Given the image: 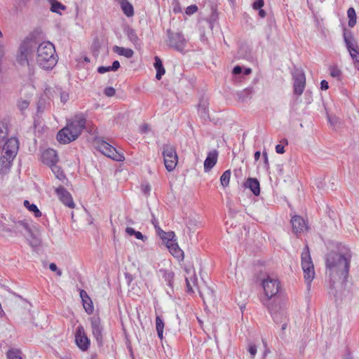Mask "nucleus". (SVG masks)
I'll use <instances>...</instances> for the list:
<instances>
[{
	"label": "nucleus",
	"mask_w": 359,
	"mask_h": 359,
	"mask_svg": "<svg viewBox=\"0 0 359 359\" xmlns=\"http://www.w3.org/2000/svg\"><path fill=\"white\" fill-rule=\"evenodd\" d=\"M351 255L347 250L343 254L331 252L326 257V274L333 283L337 279L346 278L348 276Z\"/></svg>",
	"instance_id": "obj_1"
},
{
	"label": "nucleus",
	"mask_w": 359,
	"mask_h": 359,
	"mask_svg": "<svg viewBox=\"0 0 359 359\" xmlns=\"http://www.w3.org/2000/svg\"><path fill=\"white\" fill-rule=\"evenodd\" d=\"M43 39L42 32L36 29L22 41L16 55V60L20 65H29V61L34 60L39 42Z\"/></svg>",
	"instance_id": "obj_2"
},
{
	"label": "nucleus",
	"mask_w": 359,
	"mask_h": 359,
	"mask_svg": "<svg viewBox=\"0 0 359 359\" xmlns=\"http://www.w3.org/2000/svg\"><path fill=\"white\" fill-rule=\"evenodd\" d=\"M86 117L83 113L75 114L67 120L65 127L57 134V140L62 144H68L79 137L86 126Z\"/></svg>",
	"instance_id": "obj_3"
},
{
	"label": "nucleus",
	"mask_w": 359,
	"mask_h": 359,
	"mask_svg": "<svg viewBox=\"0 0 359 359\" xmlns=\"http://www.w3.org/2000/svg\"><path fill=\"white\" fill-rule=\"evenodd\" d=\"M36 60L42 69H52L57 62L54 45L49 41H40L36 49Z\"/></svg>",
	"instance_id": "obj_4"
},
{
	"label": "nucleus",
	"mask_w": 359,
	"mask_h": 359,
	"mask_svg": "<svg viewBox=\"0 0 359 359\" xmlns=\"http://www.w3.org/2000/svg\"><path fill=\"white\" fill-rule=\"evenodd\" d=\"M166 43L170 48L180 53L184 52L187 41L178 24H170L169 27L166 29Z\"/></svg>",
	"instance_id": "obj_5"
},
{
	"label": "nucleus",
	"mask_w": 359,
	"mask_h": 359,
	"mask_svg": "<svg viewBox=\"0 0 359 359\" xmlns=\"http://www.w3.org/2000/svg\"><path fill=\"white\" fill-rule=\"evenodd\" d=\"M3 151L0 158V165L3 171L9 170L12 162L17 155L19 149V142L15 137L6 140L3 143Z\"/></svg>",
	"instance_id": "obj_6"
},
{
	"label": "nucleus",
	"mask_w": 359,
	"mask_h": 359,
	"mask_svg": "<svg viewBox=\"0 0 359 359\" xmlns=\"http://www.w3.org/2000/svg\"><path fill=\"white\" fill-rule=\"evenodd\" d=\"M301 258L304 278L307 282L308 285H310L311 281L314 278L315 271L308 245H306L304 248Z\"/></svg>",
	"instance_id": "obj_7"
},
{
	"label": "nucleus",
	"mask_w": 359,
	"mask_h": 359,
	"mask_svg": "<svg viewBox=\"0 0 359 359\" xmlns=\"http://www.w3.org/2000/svg\"><path fill=\"white\" fill-rule=\"evenodd\" d=\"M162 149L165 167L168 171H172L178 161L176 149L172 145L168 144H164Z\"/></svg>",
	"instance_id": "obj_8"
},
{
	"label": "nucleus",
	"mask_w": 359,
	"mask_h": 359,
	"mask_svg": "<svg viewBox=\"0 0 359 359\" xmlns=\"http://www.w3.org/2000/svg\"><path fill=\"white\" fill-rule=\"evenodd\" d=\"M267 306L275 323L281 325V330L284 331L287 328L289 321L285 309L281 306L278 308L277 306L271 304H268Z\"/></svg>",
	"instance_id": "obj_9"
},
{
	"label": "nucleus",
	"mask_w": 359,
	"mask_h": 359,
	"mask_svg": "<svg viewBox=\"0 0 359 359\" xmlns=\"http://www.w3.org/2000/svg\"><path fill=\"white\" fill-rule=\"evenodd\" d=\"M97 148L106 156L116 161H123L125 158L122 153H119L113 146L102 140H96Z\"/></svg>",
	"instance_id": "obj_10"
},
{
	"label": "nucleus",
	"mask_w": 359,
	"mask_h": 359,
	"mask_svg": "<svg viewBox=\"0 0 359 359\" xmlns=\"http://www.w3.org/2000/svg\"><path fill=\"white\" fill-rule=\"evenodd\" d=\"M262 285L268 300L275 297L280 290L278 280L269 275L262 278Z\"/></svg>",
	"instance_id": "obj_11"
},
{
	"label": "nucleus",
	"mask_w": 359,
	"mask_h": 359,
	"mask_svg": "<svg viewBox=\"0 0 359 359\" xmlns=\"http://www.w3.org/2000/svg\"><path fill=\"white\" fill-rule=\"evenodd\" d=\"M90 320L93 337L95 339L98 346L101 347L104 343V328L101 320L99 316H93Z\"/></svg>",
	"instance_id": "obj_12"
},
{
	"label": "nucleus",
	"mask_w": 359,
	"mask_h": 359,
	"mask_svg": "<svg viewBox=\"0 0 359 359\" xmlns=\"http://www.w3.org/2000/svg\"><path fill=\"white\" fill-rule=\"evenodd\" d=\"M75 341L77 346L83 351H87L90 346V341L81 325L79 326L76 329Z\"/></svg>",
	"instance_id": "obj_13"
},
{
	"label": "nucleus",
	"mask_w": 359,
	"mask_h": 359,
	"mask_svg": "<svg viewBox=\"0 0 359 359\" xmlns=\"http://www.w3.org/2000/svg\"><path fill=\"white\" fill-rule=\"evenodd\" d=\"M294 79V93L297 95H301L305 88L306 77L302 71L297 70L293 74Z\"/></svg>",
	"instance_id": "obj_14"
},
{
	"label": "nucleus",
	"mask_w": 359,
	"mask_h": 359,
	"mask_svg": "<svg viewBox=\"0 0 359 359\" xmlns=\"http://www.w3.org/2000/svg\"><path fill=\"white\" fill-rule=\"evenodd\" d=\"M55 193L60 201L66 206L73 208L74 203L70 193L62 186H60L55 189Z\"/></svg>",
	"instance_id": "obj_15"
},
{
	"label": "nucleus",
	"mask_w": 359,
	"mask_h": 359,
	"mask_svg": "<svg viewBox=\"0 0 359 359\" xmlns=\"http://www.w3.org/2000/svg\"><path fill=\"white\" fill-rule=\"evenodd\" d=\"M343 36L346 46L350 54L359 50V47L350 30L344 28Z\"/></svg>",
	"instance_id": "obj_16"
},
{
	"label": "nucleus",
	"mask_w": 359,
	"mask_h": 359,
	"mask_svg": "<svg viewBox=\"0 0 359 359\" xmlns=\"http://www.w3.org/2000/svg\"><path fill=\"white\" fill-rule=\"evenodd\" d=\"M293 232L297 236L307 229L305 220L300 216L295 215L291 219Z\"/></svg>",
	"instance_id": "obj_17"
},
{
	"label": "nucleus",
	"mask_w": 359,
	"mask_h": 359,
	"mask_svg": "<svg viewBox=\"0 0 359 359\" xmlns=\"http://www.w3.org/2000/svg\"><path fill=\"white\" fill-rule=\"evenodd\" d=\"M41 161L48 166H50L55 163H57L58 161V157L56 151L53 149H48L45 150L42 153Z\"/></svg>",
	"instance_id": "obj_18"
},
{
	"label": "nucleus",
	"mask_w": 359,
	"mask_h": 359,
	"mask_svg": "<svg viewBox=\"0 0 359 359\" xmlns=\"http://www.w3.org/2000/svg\"><path fill=\"white\" fill-rule=\"evenodd\" d=\"M218 157V152L217 150H213L208 154V156L204 161V171H210L217 163Z\"/></svg>",
	"instance_id": "obj_19"
},
{
	"label": "nucleus",
	"mask_w": 359,
	"mask_h": 359,
	"mask_svg": "<svg viewBox=\"0 0 359 359\" xmlns=\"http://www.w3.org/2000/svg\"><path fill=\"white\" fill-rule=\"evenodd\" d=\"M244 186L249 189L255 196H258L260 194V184L257 178H248Z\"/></svg>",
	"instance_id": "obj_20"
},
{
	"label": "nucleus",
	"mask_w": 359,
	"mask_h": 359,
	"mask_svg": "<svg viewBox=\"0 0 359 359\" xmlns=\"http://www.w3.org/2000/svg\"><path fill=\"white\" fill-rule=\"evenodd\" d=\"M123 31L130 41H131L135 46L140 45V39L135 29L126 25L123 28Z\"/></svg>",
	"instance_id": "obj_21"
},
{
	"label": "nucleus",
	"mask_w": 359,
	"mask_h": 359,
	"mask_svg": "<svg viewBox=\"0 0 359 359\" xmlns=\"http://www.w3.org/2000/svg\"><path fill=\"white\" fill-rule=\"evenodd\" d=\"M167 248H168L170 252L177 259H182L184 257V252L180 248L176 241L166 244Z\"/></svg>",
	"instance_id": "obj_22"
},
{
	"label": "nucleus",
	"mask_w": 359,
	"mask_h": 359,
	"mask_svg": "<svg viewBox=\"0 0 359 359\" xmlns=\"http://www.w3.org/2000/svg\"><path fill=\"white\" fill-rule=\"evenodd\" d=\"M198 111L200 116L205 121L210 118L208 114V103L206 100H201L200 101Z\"/></svg>",
	"instance_id": "obj_23"
},
{
	"label": "nucleus",
	"mask_w": 359,
	"mask_h": 359,
	"mask_svg": "<svg viewBox=\"0 0 359 359\" xmlns=\"http://www.w3.org/2000/svg\"><path fill=\"white\" fill-rule=\"evenodd\" d=\"M113 51L119 55L126 57V58H131L134 55V52L130 48H126L123 47H120L118 46H114L112 48Z\"/></svg>",
	"instance_id": "obj_24"
},
{
	"label": "nucleus",
	"mask_w": 359,
	"mask_h": 359,
	"mask_svg": "<svg viewBox=\"0 0 359 359\" xmlns=\"http://www.w3.org/2000/svg\"><path fill=\"white\" fill-rule=\"evenodd\" d=\"M123 13L128 17L133 16L134 9L133 5L128 0H118Z\"/></svg>",
	"instance_id": "obj_25"
},
{
	"label": "nucleus",
	"mask_w": 359,
	"mask_h": 359,
	"mask_svg": "<svg viewBox=\"0 0 359 359\" xmlns=\"http://www.w3.org/2000/svg\"><path fill=\"white\" fill-rule=\"evenodd\" d=\"M160 273L162 274L163 279L167 283L168 286L172 288L173 279L175 276L174 273L172 271L167 269H161Z\"/></svg>",
	"instance_id": "obj_26"
},
{
	"label": "nucleus",
	"mask_w": 359,
	"mask_h": 359,
	"mask_svg": "<svg viewBox=\"0 0 359 359\" xmlns=\"http://www.w3.org/2000/svg\"><path fill=\"white\" fill-rule=\"evenodd\" d=\"M15 226L21 233H22L23 231H25V232L28 233L29 234H30V236L33 235V233L32 231V229H31L29 224L27 222H26L25 221H18V222H15Z\"/></svg>",
	"instance_id": "obj_27"
},
{
	"label": "nucleus",
	"mask_w": 359,
	"mask_h": 359,
	"mask_svg": "<svg viewBox=\"0 0 359 359\" xmlns=\"http://www.w3.org/2000/svg\"><path fill=\"white\" fill-rule=\"evenodd\" d=\"M158 234L160 236V237L163 240L166 241V244H169L175 240H174V238L175 237V233L173 231H169V232H165L161 229H159V231Z\"/></svg>",
	"instance_id": "obj_28"
},
{
	"label": "nucleus",
	"mask_w": 359,
	"mask_h": 359,
	"mask_svg": "<svg viewBox=\"0 0 359 359\" xmlns=\"http://www.w3.org/2000/svg\"><path fill=\"white\" fill-rule=\"evenodd\" d=\"M49 2L50 4V11L53 13H60V10L66 9V6L57 0H49Z\"/></svg>",
	"instance_id": "obj_29"
},
{
	"label": "nucleus",
	"mask_w": 359,
	"mask_h": 359,
	"mask_svg": "<svg viewBox=\"0 0 359 359\" xmlns=\"http://www.w3.org/2000/svg\"><path fill=\"white\" fill-rule=\"evenodd\" d=\"M253 89L252 88H245L238 93V99L243 102H246L248 99L251 97Z\"/></svg>",
	"instance_id": "obj_30"
},
{
	"label": "nucleus",
	"mask_w": 359,
	"mask_h": 359,
	"mask_svg": "<svg viewBox=\"0 0 359 359\" xmlns=\"http://www.w3.org/2000/svg\"><path fill=\"white\" fill-rule=\"evenodd\" d=\"M156 329L159 339H163L164 323L159 316L156 317Z\"/></svg>",
	"instance_id": "obj_31"
},
{
	"label": "nucleus",
	"mask_w": 359,
	"mask_h": 359,
	"mask_svg": "<svg viewBox=\"0 0 359 359\" xmlns=\"http://www.w3.org/2000/svg\"><path fill=\"white\" fill-rule=\"evenodd\" d=\"M24 205L30 211L34 212V216L36 217H39L41 216V212L37 208L35 204H31L29 201L25 200L24 201Z\"/></svg>",
	"instance_id": "obj_32"
},
{
	"label": "nucleus",
	"mask_w": 359,
	"mask_h": 359,
	"mask_svg": "<svg viewBox=\"0 0 359 359\" xmlns=\"http://www.w3.org/2000/svg\"><path fill=\"white\" fill-rule=\"evenodd\" d=\"M7 359H22V352L19 349L11 348L6 353Z\"/></svg>",
	"instance_id": "obj_33"
},
{
	"label": "nucleus",
	"mask_w": 359,
	"mask_h": 359,
	"mask_svg": "<svg viewBox=\"0 0 359 359\" xmlns=\"http://www.w3.org/2000/svg\"><path fill=\"white\" fill-rule=\"evenodd\" d=\"M8 137V127L3 122H0V147Z\"/></svg>",
	"instance_id": "obj_34"
},
{
	"label": "nucleus",
	"mask_w": 359,
	"mask_h": 359,
	"mask_svg": "<svg viewBox=\"0 0 359 359\" xmlns=\"http://www.w3.org/2000/svg\"><path fill=\"white\" fill-rule=\"evenodd\" d=\"M126 232L130 236H135V238L139 240L144 241V239H147V237L144 236L140 231H137L132 227H127L126 229Z\"/></svg>",
	"instance_id": "obj_35"
},
{
	"label": "nucleus",
	"mask_w": 359,
	"mask_h": 359,
	"mask_svg": "<svg viewBox=\"0 0 359 359\" xmlns=\"http://www.w3.org/2000/svg\"><path fill=\"white\" fill-rule=\"evenodd\" d=\"M230 177H231V171H230V170H227L224 171L223 172V174L222 175V176L220 177V182H221V184L224 187H226L229 186V181H230Z\"/></svg>",
	"instance_id": "obj_36"
},
{
	"label": "nucleus",
	"mask_w": 359,
	"mask_h": 359,
	"mask_svg": "<svg viewBox=\"0 0 359 359\" xmlns=\"http://www.w3.org/2000/svg\"><path fill=\"white\" fill-rule=\"evenodd\" d=\"M330 74L332 77L340 79L342 74L341 71L335 65L330 66L329 67Z\"/></svg>",
	"instance_id": "obj_37"
},
{
	"label": "nucleus",
	"mask_w": 359,
	"mask_h": 359,
	"mask_svg": "<svg viewBox=\"0 0 359 359\" xmlns=\"http://www.w3.org/2000/svg\"><path fill=\"white\" fill-rule=\"evenodd\" d=\"M82 302H83V308H84L85 311H86V313L88 314H91L93 312L94 308H93V302H92L90 298L83 300Z\"/></svg>",
	"instance_id": "obj_38"
},
{
	"label": "nucleus",
	"mask_w": 359,
	"mask_h": 359,
	"mask_svg": "<svg viewBox=\"0 0 359 359\" xmlns=\"http://www.w3.org/2000/svg\"><path fill=\"white\" fill-rule=\"evenodd\" d=\"M52 171L55 174L57 178L59 180H62L65 177V175L62 172V170L60 169V168L57 165V163H55L53 165L49 166Z\"/></svg>",
	"instance_id": "obj_39"
},
{
	"label": "nucleus",
	"mask_w": 359,
	"mask_h": 359,
	"mask_svg": "<svg viewBox=\"0 0 359 359\" xmlns=\"http://www.w3.org/2000/svg\"><path fill=\"white\" fill-rule=\"evenodd\" d=\"M347 16L348 18V22H356V13L353 7H351L347 11Z\"/></svg>",
	"instance_id": "obj_40"
},
{
	"label": "nucleus",
	"mask_w": 359,
	"mask_h": 359,
	"mask_svg": "<svg viewBox=\"0 0 359 359\" xmlns=\"http://www.w3.org/2000/svg\"><path fill=\"white\" fill-rule=\"evenodd\" d=\"M198 11V6L195 4L191 5L188 6L186 10L185 13L187 15H191L194 13H195Z\"/></svg>",
	"instance_id": "obj_41"
},
{
	"label": "nucleus",
	"mask_w": 359,
	"mask_h": 359,
	"mask_svg": "<svg viewBox=\"0 0 359 359\" xmlns=\"http://www.w3.org/2000/svg\"><path fill=\"white\" fill-rule=\"evenodd\" d=\"M104 95L107 97H112L116 93V90L113 87H107L104 90Z\"/></svg>",
	"instance_id": "obj_42"
},
{
	"label": "nucleus",
	"mask_w": 359,
	"mask_h": 359,
	"mask_svg": "<svg viewBox=\"0 0 359 359\" xmlns=\"http://www.w3.org/2000/svg\"><path fill=\"white\" fill-rule=\"evenodd\" d=\"M264 0H255L252 4V7L255 10H259L264 6Z\"/></svg>",
	"instance_id": "obj_43"
},
{
	"label": "nucleus",
	"mask_w": 359,
	"mask_h": 359,
	"mask_svg": "<svg viewBox=\"0 0 359 359\" xmlns=\"http://www.w3.org/2000/svg\"><path fill=\"white\" fill-rule=\"evenodd\" d=\"M29 102L27 100H20L18 103L19 109L22 111L28 107Z\"/></svg>",
	"instance_id": "obj_44"
},
{
	"label": "nucleus",
	"mask_w": 359,
	"mask_h": 359,
	"mask_svg": "<svg viewBox=\"0 0 359 359\" xmlns=\"http://www.w3.org/2000/svg\"><path fill=\"white\" fill-rule=\"evenodd\" d=\"M156 78L157 80H160L161 79L162 76L164 75V74L165 72L164 67L157 68V69H156Z\"/></svg>",
	"instance_id": "obj_45"
},
{
	"label": "nucleus",
	"mask_w": 359,
	"mask_h": 359,
	"mask_svg": "<svg viewBox=\"0 0 359 359\" xmlns=\"http://www.w3.org/2000/svg\"><path fill=\"white\" fill-rule=\"evenodd\" d=\"M248 351L250 353L252 358H254L257 353V346L254 344H250Z\"/></svg>",
	"instance_id": "obj_46"
},
{
	"label": "nucleus",
	"mask_w": 359,
	"mask_h": 359,
	"mask_svg": "<svg viewBox=\"0 0 359 359\" xmlns=\"http://www.w3.org/2000/svg\"><path fill=\"white\" fill-rule=\"evenodd\" d=\"M154 66L155 69L163 67L161 60L158 56H155V57H154Z\"/></svg>",
	"instance_id": "obj_47"
},
{
	"label": "nucleus",
	"mask_w": 359,
	"mask_h": 359,
	"mask_svg": "<svg viewBox=\"0 0 359 359\" xmlns=\"http://www.w3.org/2000/svg\"><path fill=\"white\" fill-rule=\"evenodd\" d=\"M49 269H50L52 271H55V272H57V274L58 276H60L62 275V271L57 269V265H56L55 263H50V264H49Z\"/></svg>",
	"instance_id": "obj_48"
},
{
	"label": "nucleus",
	"mask_w": 359,
	"mask_h": 359,
	"mask_svg": "<svg viewBox=\"0 0 359 359\" xmlns=\"http://www.w3.org/2000/svg\"><path fill=\"white\" fill-rule=\"evenodd\" d=\"M110 71H111L110 66H108V67L100 66L97 68V72L100 74H104V73H106L107 72H110Z\"/></svg>",
	"instance_id": "obj_49"
},
{
	"label": "nucleus",
	"mask_w": 359,
	"mask_h": 359,
	"mask_svg": "<svg viewBox=\"0 0 359 359\" xmlns=\"http://www.w3.org/2000/svg\"><path fill=\"white\" fill-rule=\"evenodd\" d=\"M142 190L145 194L148 195L151 191V186L149 184H142Z\"/></svg>",
	"instance_id": "obj_50"
},
{
	"label": "nucleus",
	"mask_w": 359,
	"mask_h": 359,
	"mask_svg": "<svg viewBox=\"0 0 359 359\" xmlns=\"http://www.w3.org/2000/svg\"><path fill=\"white\" fill-rule=\"evenodd\" d=\"M69 99V94L66 92L60 93V100L62 102L65 103Z\"/></svg>",
	"instance_id": "obj_51"
},
{
	"label": "nucleus",
	"mask_w": 359,
	"mask_h": 359,
	"mask_svg": "<svg viewBox=\"0 0 359 359\" xmlns=\"http://www.w3.org/2000/svg\"><path fill=\"white\" fill-rule=\"evenodd\" d=\"M110 67L112 72H116L120 67V63L118 60H115L113 62L112 65Z\"/></svg>",
	"instance_id": "obj_52"
},
{
	"label": "nucleus",
	"mask_w": 359,
	"mask_h": 359,
	"mask_svg": "<svg viewBox=\"0 0 359 359\" xmlns=\"http://www.w3.org/2000/svg\"><path fill=\"white\" fill-rule=\"evenodd\" d=\"M242 72H243V68L239 65H236V67H234L233 69V71H232L233 74L235 75L240 74L242 73Z\"/></svg>",
	"instance_id": "obj_53"
},
{
	"label": "nucleus",
	"mask_w": 359,
	"mask_h": 359,
	"mask_svg": "<svg viewBox=\"0 0 359 359\" xmlns=\"http://www.w3.org/2000/svg\"><path fill=\"white\" fill-rule=\"evenodd\" d=\"M320 88L323 90H326L329 88L328 82L325 80H323L320 82Z\"/></svg>",
	"instance_id": "obj_54"
},
{
	"label": "nucleus",
	"mask_w": 359,
	"mask_h": 359,
	"mask_svg": "<svg viewBox=\"0 0 359 359\" xmlns=\"http://www.w3.org/2000/svg\"><path fill=\"white\" fill-rule=\"evenodd\" d=\"M350 55L353 60L354 64L357 62L358 60H359V58L358 57V55H359V50L358 51L351 53Z\"/></svg>",
	"instance_id": "obj_55"
},
{
	"label": "nucleus",
	"mask_w": 359,
	"mask_h": 359,
	"mask_svg": "<svg viewBox=\"0 0 359 359\" xmlns=\"http://www.w3.org/2000/svg\"><path fill=\"white\" fill-rule=\"evenodd\" d=\"M276 151L278 154H283L285 152L284 147L282 144H277L276 147Z\"/></svg>",
	"instance_id": "obj_56"
},
{
	"label": "nucleus",
	"mask_w": 359,
	"mask_h": 359,
	"mask_svg": "<svg viewBox=\"0 0 359 359\" xmlns=\"http://www.w3.org/2000/svg\"><path fill=\"white\" fill-rule=\"evenodd\" d=\"M80 297H81L82 301L90 298L89 296L88 295L87 292L83 290H81Z\"/></svg>",
	"instance_id": "obj_57"
},
{
	"label": "nucleus",
	"mask_w": 359,
	"mask_h": 359,
	"mask_svg": "<svg viewBox=\"0 0 359 359\" xmlns=\"http://www.w3.org/2000/svg\"><path fill=\"white\" fill-rule=\"evenodd\" d=\"M140 130L142 133H146L149 130V126L148 124H143Z\"/></svg>",
	"instance_id": "obj_58"
},
{
	"label": "nucleus",
	"mask_w": 359,
	"mask_h": 359,
	"mask_svg": "<svg viewBox=\"0 0 359 359\" xmlns=\"http://www.w3.org/2000/svg\"><path fill=\"white\" fill-rule=\"evenodd\" d=\"M151 222H152L153 225L154 226L157 233H158L160 227L158 225V222L157 219L156 218H153L151 219Z\"/></svg>",
	"instance_id": "obj_59"
},
{
	"label": "nucleus",
	"mask_w": 359,
	"mask_h": 359,
	"mask_svg": "<svg viewBox=\"0 0 359 359\" xmlns=\"http://www.w3.org/2000/svg\"><path fill=\"white\" fill-rule=\"evenodd\" d=\"M196 221H193L191 219H189V222H187V227L189 230L191 229L192 227H194V226H196Z\"/></svg>",
	"instance_id": "obj_60"
},
{
	"label": "nucleus",
	"mask_w": 359,
	"mask_h": 359,
	"mask_svg": "<svg viewBox=\"0 0 359 359\" xmlns=\"http://www.w3.org/2000/svg\"><path fill=\"white\" fill-rule=\"evenodd\" d=\"M186 285H187V292H193V289H192L190 282L187 278H186Z\"/></svg>",
	"instance_id": "obj_61"
},
{
	"label": "nucleus",
	"mask_w": 359,
	"mask_h": 359,
	"mask_svg": "<svg viewBox=\"0 0 359 359\" xmlns=\"http://www.w3.org/2000/svg\"><path fill=\"white\" fill-rule=\"evenodd\" d=\"M260 155H261V153L260 151H257L255 154H254V158H255V160L257 161L260 158Z\"/></svg>",
	"instance_id": "obj_62"
},
{
	"label": "nucleus",
	"mask_w": 359,
	"mask_h": 359,
	"mask_svg": "<svg viewBox=\"0 0 359 359\" xmlns=\"http://www.w3.org/2000/svg\"><path fill=\"white\" fill-rule=\"evenodd\" d=\"M252 73V69L250 68H245L243 71L244 75H249Z\"/></svg>",
	"instance_id": "obj_63"
},
{
	"label": "nucleus",
	"mask_w": 359,
	"mask_h": 359,
	"mask_svg": "<svg viewBox=\"0 0 359 359\" xmlns=\"http://www.w3.org/2000/svg\"><path fill=\"white\" fill-rule=\"evenodd\" d=\"M342 359H353V356L350 353H346L342 358Z\"/></svg>",
	"instance_id": "obj_64"
}]
</instances>
